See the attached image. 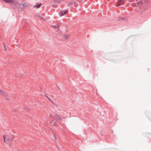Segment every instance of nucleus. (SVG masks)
Instances as JSON below:
<instances>
[{"instance_id":"obj_1","label":"nucleus","mask_w":151,"mask_h":151,"mask_svg":"<svg viewBox=\"0 0 151 151\" xmlns=\"http://www.w3.org/2000/svg\"><path fill=\"white\" fill-rule=\"evenodd\" d=\"M4 142L8 144L9 145H11L12 144V140L14 139L13 137L10 135H4L3 136Z\"/></svg>"},{"instance_id":"obj_2","label":"nucleus","mask_w":151,"mask_h":151,"mask_svg":"<svg viewBox=\"0 0 151 151\" xmlns=\"http://www.w3.org/2000/svg\"><path fill=\"white\" fill-rule=\"evenodd\" d=\"M68 12V11L67 10H63L61 11L59 13V14L60 16H63L65 14H67Z\"/></svg>"},{"instance_id":"obj_3","label":"nucleus","mask_w":151,"mask_h":151,"mask_svg":"<svg viewBox=\"0 0 151 151\" xmlns=\"http://www.w3.org/2000/svg\"><path fill=\"white\" fill-rule=\"evenodd\" d=\"M6 3L13 4L14 3L15 1L14 0H2Z\"/></svg>"},{"instance_id":"obj_4","label":"nucleus","mask_w":151,"mask_h":151,"mask_svg":"<svg viewBox=\"0 0 151 151\" xmlns=\"http://www.w3.org/2000/svg\"><path fill=\"white\" fill-rule=\"evenodd\" d=\"M124 0H119L118 1L117 6H119L120 5H122L124 2Z\"/></svg>"},{"instance_id":"obj_5","label":"nucleus","mask_w":151,"mask_h":151,"mask_svg":"<svg viewBox=\"0 0 151 151\" xmlns=\"http://www.w3.org/2000/svg\"><path fill=\"white\" fill-rule=\"evenodd\" d=\"M0 94L5 96L6 93L3 91L0 90Z\"/></svg>"},{"instance_id":"obj_6","label":"nucleus","mask_w":151,"mask_h":151,"mask_svg":"<svg viewBox=\"0 0 151 151\" xmlns=\"http://www.w3.org/2000/svg\"><path fill=\"white\" fill-rule=\"evenodd\" d=\"M41 5V4H39L38 5H35L34 6V7H36L37 8H38L40 7Z\"/></svg>"},{"instance_id":"obj_7","label":"nucleus","mask_w":151,"mask_h":151,"mask_svg":"<svg viewBox=\"0 0 151 151\" xmlns=\"http://www.w3.org/2000/svg\"><path fill=\"white\" fill-rule=\"evenodd\" d=\"M22 6L24 7H26L28 6V4L26 3H24L22 4Z\"/></svg>"},{"instance_id":"obj_8","label":"nucleus","mask_w":151,"mask_h":151,"mask_svg":"<svg viewBox=\"0 0 151 151\" xmlns=\"http://www.w3.org/2000/svg\"><path fill=\"white\" fill-rule=\"evenodd\" d=\"M69 35H65L64 36V37L65 39H67L69 37Z\"/></svg>"},{"instance_id":"obj_9","label":"nucleus","mask_w":151,"mask_h":151,"mask_svg":"<svg viewBox=\"0 0 151 151\" xmlns=\"http://www.w3.org/2000/svg\"><path fill=\"white\" fill-rule=\"evenodd\" d=\"M141 2H142V3H143V1H140L138 2H137V4L138 5H140V3H141Z\"/></svg>"},{"instance_id":"obj_10","label":"nucleus","mask_w":151,"mask_h":151,"mask_svg":"<svg viewBox=\"0 0 151 151\" xmlns=\"http://www.w3.org/2000/svg\"><path fill=\"white\" fill-rule=\"evenodd\" d=\"M58 118L60 119V120H61V119L60 118V117L59 116H58Z\"/></svg>"},{"instance_id":"obj_11","label":"nucleus","mask_w":151,"mask_h":151,"mask_svg":"<svg viewBox=\"0 0 151 151\" xmlns=\"http://www.w3.org/2000/svg\"><path fill=\"white\" fill-rule=\"evenodd\" d=\"M49 116H50V117H51V118H52V116H51V115L50 114V115H49Z\"/></svg>"},{"instance_id":"obj_12","label":"nucleus","mask_w":151,"mask_h":151,"mask_svg":"<svg viewBox=\"0 0 151 151\" xmlns=\"http://www.w3.org/2000/svg\"><path fill=\"white\" fill-rule=\"evenodd\" d=\"M54 138H55V140H56V138L55 136H54Z\"/></svg>"},{"instance_id":"obj_13","label":"nucleus","mask_w":151,"mask_h":151,"mask_svg":"<svg viewBox=\"0 0 151 151\" xmlns=\"http://www.w3.org/2000/svg\"><path fill=\"white\" fill-rule=\"evenodd\" d=\"M41 18L44 20V19H43V18Z\"/></svg>"}]
</instances>
